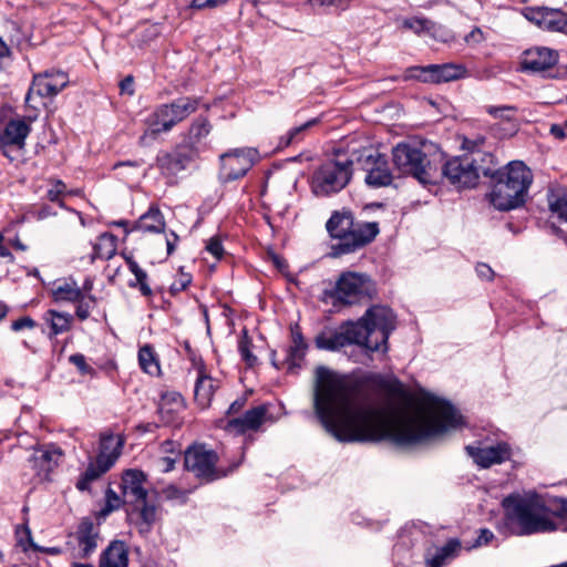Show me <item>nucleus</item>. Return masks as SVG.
Masks as SVG:
<instances>
[{
  "label": "nucleus",
  "instance_id": "1",
  "mask_svg": "<svg viewBox=\"0 0 567 567\" xmlns=\"http://www.w3.org/2000/svg\"><path fill=\"white\" fill-rule=\"evenodd\" d=\"M315 412L340 442L421 443L465 425L460 411L432 392H313Z\"/></svg>",
  "mask_w": 567,
  "mask_h": 567
},
{
  "label": "nucleus",
  "instance_id": "2",
  "mask_svg": "<svg viewBox=\"0 0 567 567\" xmlns=\"http://www.w3.org/2000/svg\"><path fill=\"white\" fill-rule=\"evenodd\" d=\"M396 328V316L385 306H371L358 320H347L337 328H324L315 337L318 350L337 352L355 344L365 352L388 351V340Z\"/></svg>",
  "mask_w": 567,
  "mask_h": 567
},
{
  "label": "nucleus",
  "instance_id": "3",
  "mask_svg": "<svg viewBox=\"0 0 567 567\" xmlns=\"http://www.w3.org/2000/svg\"><path fill=\"white\" fill-rule=\"evenodd\" d=\"M315 390H424L420 385H405L392 373H377L355 369L342 373L327 365L313 371Z\"/></svg>",
  "mask_w": 567,
  "mask_h": 567
},
{
  "label": "nucleus",
  "instance_id": "4",
  "mask_svg": "<svg viewBox=\"0 0 567 567\" xmlns=\"http://www.w3.org/2000/svg\"><path fill=\"white\" fill-rule=\"evenodd\" d=\"M486 177L494 182L488 198L497 210L508 212L525 204L533 173L524 162L512 161L503 168H496L494 163L492 174Z\"/></svg>",
  "mask_w": 567,
  "mask_h": 567
},
{
  "label": "nucleus",
  "instance_id": "5",
  "mask_svg": "<svg viewBox=\"0 0 567 567\" xmlns=\"http://www.w3.org/2000/svg\"><path fill=\"white\" fill-rule=\"evenodd\" d=\"M507 525L518 536L553 532L556 524L544 515L543 496L535 492L511 494L503 499Z\"/></svg>",
  "mask_w": 567,
  "mask_h": 567
},
{
  "label": "nucleus",
  "instance_id": "6",
  "mask_svg": "<svg viewBox=\"0 0 567 567\" xmlns=\"http://www.w3.org/2000/svg\"><path fill=\"white\" fill-rule=\"evenodd\" d=\"M353 175V153L336 150L310 177V189L317 197L338 194L348 186Z\"/></svg>",
  "mask_w": 567,
  "mask_h": 567
},
{
  "label": "nucleus",
  "instance_id": "7",
  "mask_svg": "<svg viewBox=\"0 0 567 567\" xmlns=\"http://www.w3.org/2000/svg\"><path fill=\"white\" fill-rule=\"evenodd\" d=\"M199 106V99L182 96L171 103L158 105L146 118L147 128L141 141L156 138L159 134L171 132L174 126L195 113Z\"/></svg>",
  "mask_w": 567,
  "mask_h": 567
},
{
  "label": "nucleus",
  "instance_id": "8",
  "mask_svg": "<svg viewBox=\"0 0 567 567\" xmlns=\"http://www.w3.org/2000/svg\"><path fill=\"white\" fill-rule=\"evenodd\" d=\"M392 159L401 174H409L422 184H434L439 178V168L427 159L416 146L400 143L392 150Z\"/></svg>",
  "mask_w": 567,
  "mask_h": 567
},
{
  "label": "nucleus",
  "instance_id": "9",
  "mask_svg": "<svg viewBox=\"0 0 567 567\" xmlns=\"http://www.w3.org/2000/svg\"><path fill=\"white\" fill-rule=\"evenodd\" d=\"M492 172L493 166L480 163L477 157L462 155L446 161L441 171L439 169V177L445 178L458 189L473 188L477 185L481 174L487 176Z\"/></svg>",
  "mask_w": 567,
  "mask_h": 567
},
{
  "label": "nucleus",
  "instance_id": "10",
  "mask_svg": "<svg viewBox=\"0 0 567 567\" xmlns=\"http://www.w3.org/2000/svg\"><path fill=\"white\" fill-rule=\"evenodd\" d=\"M375 282L365 274L347 271L340 275L331 296L336 301L351 306L377 296Z\"/></svg>",
  "mask_w": 567,
  "mask_h": 567
},
{
  "label": "nucleus",
  "instance_id": "11",
  "mask_svg": "<svg viewBox=\"0 0 567 567\" xmlns=\"http://www.w3.org/2000/svg\"><path fill=\"white\" fill-rule=\"evenodd\" d=\"M352 153L353 166L357 165L367 173L364 181L368 186L380 188L392 183L393 176L385 155L372 147L352 150Z\"/></svg>",
  "mask_w": 567,
  "mask_h": 567
},
{
  "label": "nucleus",
  "instance_id": "12",
  "mask_svg": "<svg viewBox=\"0 0 567 567\" xmlns=\"http://www.w3.org/2000/svg\"><path fill=\"white\" fill-rule=\"evenodd\" d=\"M100 528L89 517L83 518L74 533L68 536L65 549L73 559H87L97 549Z\"/></svg>",
  "mask_w": 567,
  "mask_h": 567
},
{
  "label": "nucleus",
  "instance_id": "13",
  "mask_svg": "<svg viewBox=\"0 0 567 567\" xmlns=\"http://www.w3.org/2000/svg\"><path fill=\"white\" fill-rule=\"evenodd\" d=\"M218 455L204 446H190L184 456L185 468L203 482H213L226 475L216 465Z\"/></svg>",
  "mask_w": 567,
  "mask_h": 567
},
{
  "label": "nucleus",
  "instance_id": "14",
  "mask_svg": "<svg viewBox=\"0 0 567 567\" xmlns=\"http://www.w3.org/2000/svg\"><path fill=\"white\" fill-rule=\"evenodd\" d=\"M465 65L457 63L429 64L411 66L405 70L404 80H417L423 83H445L466 76Z\"/></svg>",
  "mask_w": 567,
  "mask_h": 567
},
{
  "label": "nucleus",
  "instance_id": "15",
  "mask_svg": "<svg viewBox=\"0 0 567 567\" xmlns=\"http://www.w3.org/2000/svg\"><path fill=\"white\" fill-rule=\"evenodd\" d=\"M255 148H235L219 156L220 177L224 182H233L244 177L252 167L257 157Z\"/></svg>",
  "mask_w": 567,
  "mask_h": 567
},
{
  "label": "nucleus",
  "instance_id": "16",
  "mask_svg": "<svg viewBox=\"0 0 567 567\" xmlns=\"http://www.w3.org/2000/svg\"><path fill=\"white\" fill-rule=\"evenodd\" d=\"M69 84V75L60 70L45 71L33 76L32 84L25 95V103L31 105L34 95L51 97L59 94Z\"/></svg>",
  "mask_w": 567,
  "mask_h": 567
},
{
  "label": "nucleus",
  "instance_id": "17",
  "mask_svg": "<svg viewBox=\"0 0 567 567\" xmlns=\"http://www.w3.org/2000/svg\"><path fill=\"white\" fill-rule=\"evenodd\" d=\"M379 231V224L375 221L353 223V229H351L348 239L332 246V255L338 257L354 252L373 241Z\"/></svg>",
  "mask_w": 567,
  "mask_h": 567
},
{
  "label": "nucleus",
  "instance_id": "18",
  "mask_svg": "<svg viewBox=\"0 0 567 567\" xmlns=\"http://www.w3.org/2000/svg\"><path fill=\"white\" fill-rule=\"evenodd\" d=\"M559 61L558 51L546 47H534L522 53L519 70L525 73H545Z\"/></svg>",
  "mask_w": 567,
  "mask_h": 567
},
{
  "label": "nucleus",
  "instance_id": "19",
  "mask_svg": "<svg viewBox=\"0 0 567 567\" xmlns=\"http://www.w3.org/2000/svg\"><path fill=\"white\" fill-rule=\"evenodd\" d=\"M268 420V408L266 405L255 406L238 417L226 422L224 430L233 435H245L249 432H257Z\"/></svg>",
  "mask_w": 567,
  "mask_h": 567
},
{
  "label": "nucleus",
  "instance_id": "20",
  "mask_svg": "<svg viewBox=\"0 0 567 567\" xmlns=\"http://www.w3.org/2000/svg\"><path fill=\"white\" fill-rule=\"evenodd\" d=\"M61 456V449L53 445L35 449L28 460L29 466L34 472V477L39 482L49 481L50 474L58 466Z\"/></svg>",
  "mask_w": 567,
  "mask_h": 567
},
{
  "label": "nucleus",
  "instance_id": "21",
  "mask_svg": "<svg viewBox=\"0 0 567 567\" xmlns=\"http://www.w3.org/2000/svg\"><path fill=\"white\" fill-rule=\"evenodd\" d=\"M185 146H178L171 152L159 153L156 157V166L165 177H175L185 171L196 158Z\"/></svg>",
  "mask_w": 567,
  "mask_h": 567
},
{
  "label": "nucleus",
  "instance_id": "22",
  "mask_svg": "<svg viewBox=\"0 0 567 567\" xmlns=\"http://www.w3.org/2000/svg\"><path fill=\"white\" fill-rule=\"evenodd\" d=\"M465 450L474 462L483 468L491 467L494 464H501L511 457V449L507 443H497L496 445L486 447L468 445Z\"/></svg>",
  "mask_w": 567,
  "mask_h": 567
},
{
  "label": "nucleus",
  "instance_id": "23",
  "mask_svg": "<svg viewBox=\"0 0 567 567\" xmlns=\"http://www.w3.org/2000/svg\"><path fill=\"white\" fill-rule=\"evenodd\" d=\"M144 474L138 470H127L122 477L121 488L124 502L138 505L144 503L147 491L144 488Z\"/></svg>",
  "mask_w": 567,
  "mask_h": 567
},
{
  "label": "nucleus",
  "instance_id": "24",
  "mask_svg": "<svg viewBox=\"0 0 567 567\" xmlns=\"http://www.w3.org/2000/svg\"><path fill=\"white\" fill-rule=\"evenodd\" d=\"M31 132L30 124L23 118L10 120L2 132H0V140L2 147H14L22 150L25 145V138Z\"/></svg>",
  "mask_w": 567,
  "mask_h": 567
},
{
  "label": "nucleus",
  "instance_id": "25",
  "mask_svg": "<svg viewBox=\"0 0 567 567\" xmlns=\"http://www.w3.org/2000/svg\"><path fill=\"white\" fill-rule=\"evenodd\" d=\"M290 333L291 344L287 350L285 364L287 365L288 371L292 372L295 369H299L301 367L309 349V344L303 338L300 326L298 323H295L290 327Z\"/></svg>",
  "mask_w": 567,
  "mask_h": 567
},
{
  "label": "nucleus",
  "instance_id": "26",
  "mask_svg": "<svg viewBox=\"0 0 567 567\" xmlns=\"http://www.w3.org/2000/svg\"><path fill=\"white\" fill-rule=\"evenodd\" d=\"M213 125L205 116L196 117L188 127L184 137V145L194 155L198 156L203 141L210 134Z\"/></svg>",
  "mask_w": 567,
  "mask_h": 567
},
{
  "label": "nucleus",
  "instance_id": "27",
  "mask_svg": "<svg viewBox=\"0 0 567 567\" xmlns=\"http://www.w3.org/2000/svg\"><path fill=\"white\" fill-rule=\"evenodd\" d=\"M165 219L155 205L150 206L148 210L144 213L133 225L132 230L141 231L143 234H158L165 230Z\"/></svg>",
  "mask_w": 567,
  "mask_h": 567
},
{
  "label": "nucleus",
  "instance_id": "28",
  "mask_svg": "<svg viewBox=\"0 0 567 567\" xmlns=\"http://www.w3.org/2000/svg\"><path fill=\"white\" fill-rule=\"evenodd\" d=\"M353 223L354 219L351 212H334L327 221L326 227L332 237L340 239L339 243H344V240L348 239L351 229H353Z\"/></svg>",
  "mask_w": 567,
  "mask_h": 567
},
{
  "label": "nucleus",
  "instance_id": "29",
  "mask_svg": "<svg viewBox=\"0 0 567 567\" xmlns=\"http://www.w3.org/2000/svg\"><path fill=\"white\" fill-rule=\"evenodd\" d=\"M124 445V439L120 435L114 436L111 433L101 434V446L97 454V462L113 466L121 455Z\"/></svg>",
  "mask_w": 567,
  "mask_h": 567
},
{
  "label": "nucleus",
  "instance_id": "30",
  "mask_svg": "<svg viewBox=\"0 0 567 567\" xmlns=\"http://www.w3.org/2000/svg\"><path fill=\"white\" fill-rule=\"evenodd\" d=\"M128 551L121 540H113L101 554L99 567H127Z\"/></svg>",
  "mask_w": 567,
  "mask_h": 567
},
{
  "label": "nucleus",
  "instance_id": "31",
  "mask_svg": "<svg viewBox=\"0 0 567 567\" xmlns=\"http://www.w3.org/2000/svg\"><path fill=\"white\" fill-rule=\"evenodd\" d=\"M462 549L458 538L449 539L443 546L436 548L433 556L425 557L426 567H442L450 560L456 558Z\"/></svg>",
  "mask_w": 567,
  "mask_h": 567
},
{
  "label": "nucleus",
  "instance_id": "32",
  "mask_svg": "<svg viewBox=\"0 0 567 567\" xmlns=\"http://www.w3.org/2000/svg\"><path fill=\"white\" fill-rule=\"evenodd\" d=\"M52 297L55 302L74 303L84 298V292L73 279L59 280L52 288Z\"/></svg>",
  "mask_w": 567,
  "mask_h": 567
},
{
  "label": "nucleus",
  "instance_id": "33",
  "mask_svg": "<svg viewBox=\"0 0 567 567\" xmlns=\"http://www.w3.org/2000/svg\"><path fill=\"white\" fill-rule=\"evenodd\" d=\"M116 237L110 233H103L93 245L91 261L95 259L110 260L116 254Z\"/></svg>",
  "mask_w": 567,
  "mask_h": 567
},
{
  "label": "nucleus",
  "instance_id": "34",
  "mask_svg": "<svg viewBox=\"0 0 567 567\" xmlns=\"http://www.w3.org/2000/svg\"><path fill=\"white\" fill-rule=\"evenodd\" d=\"M112 466L104 463H99L97 457L94 462H90L84 473L80 476L76 482V488L79 491H89L91 484L99 480L104 473H106Z\"/></svg>",
  "mask_w": 567,
  "mask_h": 567
},
{
  "label": "nucleus",
  "instance_id": "35",
  "mask_svg": "<svg viewBox=\"0 0 567 567\" xmlns=\"http://www.w3.org/2000/svg\"><path fill=\"white\" fill-rule=\"evenodd\" d=\"M138 363L145 373L152 377L159 375L161 367L158 358L152 346L145 344L138 350Z\"/></svg>",
  "mask_w": 567,
  "mask_h": 567
},
{
  "label": "nucleus",
  "instance_id": "36",
  "mask_svg": "<svg viewBox=\"0 0 567 567\" xmlns=\"http://www.w3.org/2000/svg\"><path fill=\"white\" fill-rule=\"evenodd\" d=\"M548 205L551 213L567 223V188L557 187L548 193Z\"/></svg>",
  "mask_w": 567,
  "mask_h": 567
},
{
  "label": "nucleus",
  "instance_id": "37",
  "mask_svg": "<svg viewBox=\"0 0 567 567\" xmlns=\"http://www.w3.org/2000/svg\"><path fill=\"white\" fill-rule=\"evenodd\" d=\"M485 143L484 136H477L476 138H464L463 148L466 150L468 156H475L478 158L480 163L485 165H491L495 163V158L493 154L488 152H481V146Z\"/></svg>",
  "mask_w": 567,
  "mask_h": 567
},
{
  "label": "nucleus",
  "instance_id": "38",
  "mask_svg": "<svg viewBox=\"0 0 567 567\" xmlns=\"http://www.w3.org/2000/svg\"><path fill=\"white\" fill-rule=\"evenodd\" d=\"M130 271L135 276V282H131L130 287H138L141 293L151 297L153 291L147 282L148 276L132 257H125Z\"/></svg>",
  "mask_w": 567,
  "mask_h": 567
},
{
  "label": "nucleus",
  "instance_id": "39",
  "mask_svg": "<svg viewBox=\"0 0 567 567\" xmlns=\"http://www.w3.org/2000/svg\"><path fill=\"white\" fill-rule=\"evenodd\" d=\"M44 319L49 322L52 334L54 336L66 332L71 328L72 316L70 313L50 309L45 312Z\"/></svg>",
  "mask_w": 567,
  "mask_h": 567
},
{
  "label": "nucleus",
  "instance_id": "40",
  "mask_svg": "<svg viewBox=\"0 0 567 567\" xmlns=\"http://www.w3.org/2000/svg\"><path fill=\"white\" fill-rule=\"evenodd\" d=\"M545 14V24L543 30L563 32L567 34V13L559 9L548 8Z\"/></svg>",
  "mask_w": 567,
  "mask_h": 567
},
{
  "label": "nucleus",
  "instance_id": "41",
  "mask_svg": "<svg viewBox=\"0 0 567 567\" xmlns=\"http://www.w3.org/2000/svg\"><path fill=\"white\" fill-rule=\"evenodd\" d=\"M318 118H312L307 121L306 123L289 130L285 135H282L279 140V147H288L293 144H298L303 140L305 133L316 124H318Z\"/></svg>",
  "mask_w": 567,
  "mask_h": 567
},
{
  "label": "nucleus",
  "instance_id": "42",
  "mask_svg": "<svg viewBox=\"0 0 567 567\" xmlns=\"http://www.w3.org/2000/svg\"><path fill=\"white\" fill-rule=\"evenodd\" d=\"M162 450L164 452H168L169 455L158 457L155 464L159 472L167 473L175 467V464L179 458L181 452L175 450V443L172 441H165L162 444Z\"/></svg>",
  "mask_w": 567,
  "mask_h": 567
},
{
  "label": "nucleus",
  "instance_id": "43",
  "mask_svg": "<svg viewBox=\"0 0 567 567\" xmlns=\"http://www.w3.org/2000/svg\"><path fill=\"white\" fill-rule=\"evenodd\" d=\"M544 515L559 518L567 517V498L557 496H543Z\"/></svg>",
  "mask_w": 567,
  "mask_h": 567
},
{
  "label": "nucleus",
  "instance_id": "44",
  "mask_svg": "<svg viewBox=\"0 0 567 567\" xmlns=\"http://www.w3.org/2000/svg\"><path fill=\"white\" fill-rule=\"evenodd\" d=\"M402 28L421 35L434 32L435 23L426 18L412 17L402 21Z\"/></svg>",
  "mask_w": 567,
  "mask_h": 567
},
{
  "label": "nucleus",
  "instance_id": "45",
  "mask_svg": "<svg viewBox=\"0 0 567 567\" xmlns=\"http://www.w3.org/2000/svg\"><path fill=\"white\" fill-rule=\"evenodd\" d=\"M144 162L142 159L117 162L113 165V169L117 172V176L124 181L134 179L138 175V171Z\"/></svg>",
  "mask_w": 567,
  "mask_h": 567
},
{
  "label": "nucleus",
  "instance_id": "46",
  "mask_svg": "<svg viewBox=\"0 0 567 567\" xmlns=\"http://www.w3.org/2000/svg\"><path fill=\"white\" fill-rule=\"evenodd\" d=\"M136 506L140 507L138 508L140 509L138 515L141 518L140 532L147 533V532H150L152 525L156 520V507H155V505L147 504L146 499L144 501V503H140Z\"/></svg>",
  "mask_w": 567,
  "mask_h": 567
},
{
  "label": "nucleus",
  "instance_id": "47",
  "mask_svg": "<svg viewBox=\"0 0 567 567\" xmlns=\"http://www.w3.org/2000/svg\"><path fill=\"white\" fill-rule=\"evenodd\" d=\"M485 111L494 118H499L509 122L513 120L514 113L517 111V109L514 105H488L485 107Z\"/></svg>",
  "mask_w": 567,
  "mask_h": 567
},
{
  "label": "nucleus",
  "instance_id": "48",
  "mask_svg": "<svg viewBox=\"0 0 567 567\" xmlns=\"http://www.w3.org/2000/svg\"><path fill=\"white\" fill-rule=\"evenodd\" d=\"M547 9L546 7H543V8H526L525 11H524V17L535 23L537 27H539L540 29H544V24H545V12H547Z\"/></svg>",
  "mask_w": 567,
  "mask_h": 567
},
{
  "label": "nucleus",
  "instance_id": "49",
  "mask_svg": "<svg viewBox=\"0 0 567 567\" xmlns=\"http://www.w3.org/2000/svg\"><path fill=\"white\" fill-rule=\"evenodd\" d=\"M217 388L215 380L204 369H198L194 390H216Z\"/></svg>",
  "mask_w": 567,
  "mask_h": 567
},
{
  "label": "nucleus",
  "instance_id": "50",
  "mask_svg": "<svg viewBox=\"0 0 567 567\" xmlns=\"http://www.w3.org/2000/svg\"><path fill=\"white\" fill-rule=\"evenodd\" d=\"M171 402L174 403L176 408H183L184 399L181 392H162L158 403L159 409L163 411Z\"/></svg>",
  "mask_w": 567,
  "mask_h": 567
},
{
  "label": "nucleus",
  "instance_id": "51",
  "mask_svg": "<svg viewBox=\"0 0 567 567\" xmlns=\"http://www.w3.org/2000/svg\"><path fill=\"white\" fill-rule=\"evenodd\" d=\"M122 505L121 497L111 488H107L105 493V507L102 509L104 515L118 509Z\"/></svg>",
  "mask_w": 567,
  "mask_h": 567
},
{
  "label": "nucleus",
  "instance_id": "52",
  "mask_svg": "<svg viewBox=\"0 0 567 567\" xmlns=\"http://www.w3.org/2000/svg\"><path fill=\"white\" fill-rule=\"evenodd\" d=\"M94 302H95V299L92 296H85L84 295V298L81 299V301H76L75 302L78 305L76 306V311H75L76 317L80 320L87 319L89 316H90L92 303H94Z\"/></svg>",
  "mask_w": 567,
  "mask_h": 567
},
{
  "label": "nucleus",
  "instance_id": "53",
  "mask_svg": "<svg viewBox=\"0 0 567 567\" xmlns=\"http://www.w3.org/2000/svg\"><path fill=\"white\" fill-rule=\"evenodd\" d=\"M192 282V276L189 274L183 272V268H181V276L176 279L169 287V291L173 296H176L181 291L185 290Z\"/></svg>",
  "mask_w": 567,
  "mask_h": 567
},
{
  "label": "nucleus",
  "instance_id": "54",
  "mask_svg": "<svg viewBox=\"0 0 567 567\" xmlns=\"http://www.w3.org/2000/svg\"><path fill=\"white\" fill-rule=\"evenodd\" d=\"M189 493V489L179 488L175 485H168L163 489V494L166 498L177 499L181 502H185Z\"/></svg>",
  "mask_w": 567,
  "mask_h": 567
},
{
  "label": "nucleus",
  "instance_id": "55",
  "mask_svg": "<svg viewBox=\"0 0 567 567\" xmlns=\"http://www.w3.org/2000/svg\"><path fill=\"white\" fill-rule=\"evenodd\" d=\"M494 533L487 528H481L478 530V536L477 538L475 539V542L467 548V549H472V548H478V547H482V546H486L488 545L493 539H494Z\"/></svg>",
  "mask_w": 567,
  "mask_h": 567
},
{
  "label": "nucleus",
  "instance_id": "56",
  "mask_svg": "<svg viewBox=\"0 0 567 567\" xmlns=\"http://www.w3.org/2000/svg\"><path fill=\"white\" fill-rule=\"evenodd\" d=\"M69 361L74 364L82 374H89L92 372V368L86 363V359L81 353L72 354Z\"/></svg>",
  "mask_w": 567,
  "mask_h": 567
},
{
  "label": "nucleus",
  "instance_id": "57",
  "mask_svg": "<svg viewBox=\"0 0 567 567\" xmlns=\"http://www.w3.org/2000/svg\"><path fill=\"white\" fill-rule=\"evenodd\" d=\"M206 249L210 255H213L217 259H220L223 257L224 248L221 241L216 237L209 239Z\"/></svg>",
  "mask_w": 567,
  "mask_h": 567
},
{
  "label": "nucleus",
  "instance_id": "58",
  "mask_svg": "<svg viewBox=\"0 0 567 567\" xmlns=\"http://www.w3.org/2000/svg\"><path fill=\"white\" fill-rule=\"evenodd\" d=\"M310 3L316 7H328L333 6L337 8H346L351 0H309Z\"/></svg>",
  "mask_w": 567,
  "mask_h": 567
},
{
  "label": "nucleus",
  "instance_id": "59",
  "mask_svg": "<svg viewBox=\"0 0 567 567\" xmlns=\"http://www.w3.org/2000/svg\"><path fill=\"white\" fill-rule=\"evenodd\" d=\"M228 0H193L192 6L196 9L216 8Z\"/></svg>",
  "mask_w": 567,
  "mask_h": 567
},
{
  "label": "nucleus",
  "instance_id": "60",
  "mask_svg": "<svg viewBox=\"0 0 567 567\" xmlns=\"http://www.w3.org/2000/svg\"><path fill=\"white\" fill-rule=\"evenodd\" d=\"M64 183L61 181H56L54 187L48 190L47 198L51 202H58L60 195L64 192Z\"/></svg>",
  "mask_w": 567,
  "mask_h": 567
},
{
  "label": "nucleus",
  "instance_id": "61",
  "mask_svg": "<svg viewBox=\"0 0 567 567\" xmlns=\"http://www.w3.org/2000/svg\"><path fill=\"white\" fill-rule=\"evenodd\" d=\"M17 535L19 537V543L24 547V550L27 549V546L24 544V537L28 545H32V537H31V530L28 526H21L17 528Z\"/></svg>",
  "mask_w": 567,
  "mask_h": 567
},
{
  "label": "nucleus",
  "instance_id": "62",
  "mask_svg": "<svg viewBox=\"0 0 567 567\" xmlns=\"http://www.w3.org/2000/svg\"><path fill=\"white\" fill-rule=\"evenodd\" d=\"M34 324L35 323H34V321L31 318L23 317V318H20L18 320L13 321L11 328L14 331H20V330H22L24 328H33Z\"/></svg>",
  "mask_w": 567,
  "mask_h": 567
},
{
  "label": "nucleus",
  "instance_id": "63",
  "mask_svg": "<svg viewBox=\"0 0 567 567\" xmlns=\"http://www.w3.org/2000/svg\"><path fill=\"white\" fill-rule=\"evenodd\" d=\"M178 240L179 238L175 231L166 234V250L168 256L175 251Z\"/></svg>",
  "mask_w": 567,
  "mask_h": 567
},
{
  "label": "nucleus",
  "instance_id": "64",
  "mask_svg": "<svg viewBox=\"0 0 567 567\" xmlns=\"http://www.w3.org/2000/svg\"><path fill=\"white\" fill-rule=\"evenodd\" d=\"M476 272L482 279L492 280L494 277L493 269L486 264H478L476 266Z\"/></svg>",
  "mask_w": 567,
  "mask_h": 567
}]
</instances>
